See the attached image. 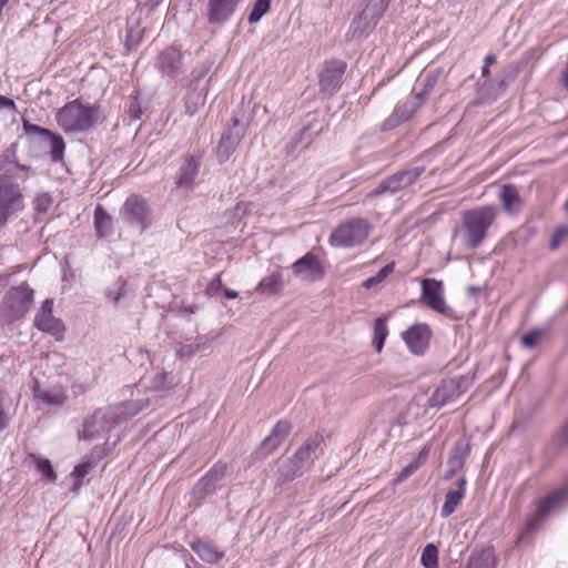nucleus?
<instances>
[{"label": "nucleus", "mask_w": 568, "mask_h": 568, "mask_svg": "<svg viewBox=\"0 0 568 568\" xmlns=\"http://www.w3.org/2000/svg\"><path fill=\"white\" fill-rule=\"evenodd\" d=\"M497 215L498 207L495 205H481L465 211L459 230L464 245L469 250L477 248L487 237ZM457 233L458 230H456Z\"/></svg>", "instance_id": "f257e3e1"}, {"label": "nucleus", "mask_w": 568, "mask_h": 568, "mask_svg": "<svg viewBox=\"0 0 568 568\" xmlns=\"http://www.w3.org/2000/svg\"><path fill=\"white\" fill-rule=\"evenodd\" d=\"M323 442L324 438L321 434H314L298 447L291 458L282 460L278 471L283 480H292L308 469L317 458Z\"/></svg>", "instance_id": "f03ea898"}, {"label": "nucleus", "mask_w": 568, "mask_h": 568, "mask_svg": "<svg viewBox=\"0 0 568 568\" xmlns=\"http://www.w3.org/2000/svg\"><path fill=\"white\" fill-rule=\"evenodd\" d=\"M373 230L368 220L363 217L349 219L341 223L331 234L328 242L336 247H354L363 244Z\"/></svg>", "instance_id": "7ed1b4c3"}, {"label": "nucleus", "mask_w": 568, "mask_h": 568, "mask_svg": "<svg viewBox=\"0 0 568 568\" xmlns=\"http://www.w3.org/2000/svg\"><path fill=\"white\" fill-rule=\"evenodd\" d=\"M95 110L74 100L65 104L57 113V122L65 132L88 130L94 121Z\"/></svg>", "instance_id": "20e7f679"}, {"label": "nucleus", "mask_w": 568, "mask_h": 568, "mask_svg": "<svg viewBox=\"0 0 568 568\" xmlns=\"http://www.w3.org/2000/svg\"><path fill=\"white\" fill-rule=\"evenodd\" d=\"M32 301L33 291L28 284L11 287L1 304V315L9 322L19 320L30 310Z\"/></svg>", "instance_id": "39448f33"}, {"label": "nucleus", "mask_w": 568, "mask_h": 568, "mask_svg": "<svg viewBox=\"0 0 568 568\" xmlns=\"http://www.w3.org/2000/svg\"><path fill=\"white\" fill-rule=\"evenodd\" d=\"M566 501H568V484L548 497L536 500L534 511L527 517L524 534L537 530L545 519Z\"/></svg>", "instance_id": "423d86ee"}, {"label": "nucleus", "mask_w": 568, "mask_h": 568, "mask_svg": "<svg viewBox=\"0 0 568 568\" xmlns=\"http://www.w3.org/2000/svg\"><path fill=\"white\" fill-rule=\"evenodd\" d=\"M120 216L126 225L136 229L139 232H143L152 223L146 201L136 194L126 197L120 209Z\"/></svg>", "instance_id": "0eeeda50"}, {"label": "nucleus", "mask_w": 568, "mask_h": 568, "mask_svg": "<svg viewBox=\"0 0 568 568\" xmlns=\"http://www.w3.org/2000/svg\"><path fill=\"white\" fill-rule=\"evenodd\" d=\"M392 0H365L364 9L354 18L349 30L354 37L371 32L378 23Z\"/></svg>", "instance_id": "6e6552de"}, {"label": "nucleus", "mask_w": 568, "mask_h": 568, "mask_svg": "<svg viewBox=\"0 0 568 568\" xmlns=\"http://www.w3.org/2000/svg\"><path fill=\"white\" fill-rule=\"evenodd\" d=\"M119 423V413L114 407H104L84 420L83 430L80 433L82 439H95L108 434Z\"/></svg>", "instance_id": "1a4fd4ad"}, {"label": "nucleus", "mask_w": 568, "mask_h": 568, "mask_svg": "<svg viewBox=\"0 0 568 568\" xmlns=\"http://www.w3.org/2000/svg\"><path fill=\"white\" fill-rule=\"evenodd\" d=\"M425 169L422 166L409 168L384 179L367 196H378L382 194H394L409 185H412L423 173Z\"/></svg>", "instance_id": "9d476101"}, {"label": "nucleus", "mask_w": 568, "mask_h": 568, "mask_svg": "<svg viewBox=\"0 0 568 568\" xmlns=\"http://www.w3.org/2000/svg\"><path fill=\"white\" fill-rule=\"evenodd\" d=\"M422 301L430 310L449 318H456L454 310L445 301L442 281L424 278L422 281Z\"/></svg>", "instance_id": "9b49d317"}, {"label": "nucleus", "mask_w": 568, "mask_h": 568, "mask_svg": "<svg viewBox=\"0 0 568 568\" xmlns=\"http://www.w3.org/2000/svg\"><path fill=\"white\" fill-rule=\"evenodd\" d=\"M23 209V197L19 185L0 179V226Z\"/></svg>", "instance_id": "f8f14e48"}, {"label": "nucleus", "mask_w": 568, "mask_h": 568, "mask_svg": "<svg viewBox=\"0 0 568 568\" xmlns=\"http://www.w3.org/2000/svg\"><path fill=\"white\" fill-rule=\"evenodd\" d=\"M203 162V152L185 154L175 174V185L184 191H193L197 185L200 170Z\"/></svg>", "instance_id": "ddd939ff"}, {"label": "nucleus", "mask_w": 568, "mask_h": 568, "mask_svg": "<svg viewBox=\"0 0 568 568\" xmlns=\"http://www.w3.org/2000/svg\"><path fill=\"white\" fill-rule=\"evenodd\" d=\"M243 0H207L205 17L211 26L222 27L234 16Z\"/></svg>", "instance_id": "4468645a"}, {"label": "nucleus", "mask_w": 568, "mask_h": 568, "mask_svg": "<svg viewBox=\"0 0 568 568\" xmlns=\"http://www.w3.org/2000/svg\"><path fill=\"white\" fill-rule=\"evenodd\" d=\"M346 70V63L342 60H331L325 63L320 73V84L322 91L332 95L342 84V79Z\"/></svg>", "instance_id": "2eb2a0df"}, {"label": "nucleus", "mask_w": 568, "mask_h": 568, "mask_svg": "<svg viewBox=\"0 0 568 568\" xmlns=\"http://www.w3.org/2000/svg\"><path fill=\"white\" fill-rule=\"evenodd\" d=\"M292 272L303 281L314 282L324 275L320 258L313 253H306L292 264Z\"/></svg>", "instance_id": "dca6fc26"}, {"label": "nucleus", "mask_w": 568, "mask_h": 568, "mask_svg": "<svg viewBox=\"0 0 568 568\" xmlns=\"http://www.w3.org/2000/svg\"><path fill=\"white\" fill-rule=\"evenodd\" d=\"M53 311V301L45 300L42 303L40 311L37 313L34 317V326L42 331L47 332L55 337H62L64 332L63 323L55 318L52 314Z\"/></svg>", "instance_id": "f3484780"}, {"label": "nucleus", "mask_w": 568, "mask_h": 568, "mask_svg": "<svg viewBox=\"0 0 568 568\" xmlns=\"http://www.w3.org/2000/svg\"><path fill=\"white\" fill-rule=\"evenodd\" d=\"M432 331L427 324H415L403 333V339L415 355L425 353L429 345Z\"/></svg>", "instance_id": "a211bd4d"}, {"label": "nucleus", "mask_w": 568, "mask_h": 568, "mask_svg": "<svg viewBox=\"0 0 568 568\" xmlns=\"http://www.w3.org/2000/svg\"><path fill=\"white\" fill-rule=\"evenodd\" d=\"M158 68L162 75L176 78L182 70V53L174 47L164 49L158 57Z\"/></svg>", "instance_id": "6ab92c4d"}, {"label": "nucleus", "mask_w": 568, "mask_h": 568, "mask_svg": "<svg viewBox=\"0 0 568 568\" xmlns=\"http://www.w3.org/2000/svg\"><path fill=\"white\" fill-rule=\"evenodd\" d=\"M290 432L291 424L288 422H277L271 434L262 442L260 446V454L263 457L271 455L284 442Z\"/></svg>", "instance_id": "aec40b11"}, {"label": "nucleus", "mask_w": 568, "mask_h": 568, "mask_svg": "<svg viewBox=\"0 0 568 568\" xmlns=\"http://www.w3.org/2000/svg\"><path fill=\"white\" fill-rule=\"evenodd\" d=\"M460 385L455 379L444 381L429 398L432 407H443L460 395Z\"/></svg>", "instance_id": "412c9836"}, {"label": "nucleus", "mask_w": 568, "mask_h": 568, "mask_svg": "<svg viewBox=\"0 0 568 568\" xmlns=\"http://www.w3.org/2000/svg\"><path fill=\"white\" fill-rule=\"evenodd\" d=\"M466 479L459 478L456 483V488L447 491L445 503L442 507L440 515L443 518L449 517L454 514L466 496Z\"/></svg>", "instance_id": "4be33fe9"}, {"label": "nucleus", "mask_w": 568, "mask_h": 568, "mask_svg": "<svg viewBox=\"0 0 568 568\" xmlns=\"http://www.w3.org/2000/svg\"><path fill=\"white\" fill-rule=\"evenodd\" d=\"M498 197L505 212L510 215L517 214L523 207V200L519 192L517 187L511 184L503 185Z\"/></svg>", "instance_id": "5701e85b"}, {"label": "nucleus", "mask_w": 568, "mask_h": 568, "mask_svg": "<svg viewBox=\"0 0 568 568\" xmlns=\"http://www.w3.org/2000/svg\"><path fill=\"white\" fill-rule=\"evenodd\" d=\"M469 444L464 442H457L453 447L447 464L449 467L448 473L446 474V478H452L455 474H457L465 465V460L469 455Z\"/></svg>", "instance_id": "b1692460"}, {"label": "nucleus", "mask_w": 568, "mask_h": 568, "mask_svg": "<svg viewBox=\"0 0 568 568\" xmlns=\"http://www.w3.org/2000/svg\"><path fill=\"white\" fill-rule=\"evenodd\" d=\"M285 287L283 276L280 272L271 273L263 277L255 287V293L262 296H273L281 293Z\"/></svg>", "instance_id": "393cba45"}, {"label": "nucleus", "mask_w": 568, "mask_h": 568, "mask_svg": "<svg viewBox=\"0 0 568 568\" xmlns=\"http://www.w3.org/2000/svg\"><path fill=\"white\" fill-rule=\"evenodd\" d=\"M242 138L243 133L236 130H229L222 135L217 146V159L220 162H224L230 158L239 146Z\"/></svg>", "instance_id": "a878e982"}, {"label": "nucleus", "mask_w": 568, "mask_h": 568, "mask_svg": "<svg viewBox=\"0 0 568 568\" xmlns=\"http://www.w3.org/2000/svg\"><path fill=\"white\" fill-rule=\"evenodd\" d=\"M192 550L209 564L217 562L224 557L223 551H219L214 545L204 540H196L191 544Z\"/></svg>", "instance_id": "bb28decb"}, {"label": "nucleus", "mask_w": 568, "mask_h": 568, "mask_svg": "<svg viewBox=\"0 0 568 568\" xmlns=\"http://www.w3.org/2000/svg\"><path fill=\"white\" fill-rule=\"evenodd\" d=\"M429 454L430 445H424L419 450L418 455L400 470L397 478L395 479V484L403 483L404 480L409 478L415 471H417V469L426 463Z\"/></svg>", "instance_id": "cd10ccee"}, {"label": "nucleus", "mask_w": 568, "mask_h": 568, "mask_svg": "<svg viewBox=\"0 0 568 568\" xmlns=\"http://www.w3.org/2000/svg\"><path fill=\"white\" fill-rule=\"evenodd\" d=\"M226 465L222 463L215 464L209 473L199 481L197 487L206 494L215 490L216 484L224 477Z\"/></svg>", "instance_id": "c85d7f7f"}, {"label": "nucleus", "mask_w": 568, "mask_h": 568, "mask_svg": "<svg viewBox=\"0 0 568 568\" xmlns=\"http://www.w3.org/2000/svg\"><path fill=\"white\" fill-rule=\"evenodd\" d=\"M94 229L99 237L109 236L113 232L112 217L101 205L94 210Z\"/></svg>", "instance_id": "c756f323"}, {"label": "nucleus", "mask_w": 568, "mask_h": 568, "mask_svg": "<svg viewBox=\"0 0 568 568\" xmlns=\"http://www.w3.org/2000/svg\"><path fill=\"white\" fill-rule=\"evenodd\" d=\"M34 396L51 406H61L67 400V395L63 390L53 388V389H41L37 387L34 389Z\"/></svg>", "instance_id": "7c9ffc66"}, {"label": "nucleus", "mask_w": 568, "mask_h": 568, "mask_svg": "<svg viewBox=\"0 0 568 568\" xmlns=\"http://www.w3.org/2000/svg\"><path fill=\"white\" fill-rule=\"evenodd\" d=\"M28 458L32 462L36 469L42 475V477L50 483L57 480V474L52 468L51 462L37 454H29Z\"/></svg>", "instance_id": "2f4dec72"}, {"label": "nucleus", "mask_w": 568, "mask_h": 568, "mask_svg": "<svg viewBox=\"0 0 568 568\" xmlns=\"http://www.w3.org/2000/svg\"><path fill=\"white\" fill-rule=\"evenodd\" d=\"M168 374L165 372L154 371L146 373L140 379V386L159 390L165 387L168 383Z\"/></svg>", "instance_id": "473e14b6"}, {"label": "nucleus", "mask_w": 568, "mask_h": 568, "mask_svg": "<svg viewBox=\"0 0 568 568\" xmlns=\"http://www.w3.org/2000/svg\"><path fill=\"white\" fill-rule=\"evenodd\" d=\"M44 141L49 145V153L51 156V160L54 162H59L63 159L64 150H65V143L62 139V136L54 134L50 132V135H48Z\"/></svg>", "instance_id": "72a5a7b5"}, {"label": "nucleus", "mask_w": 568, "mask_h": 568, "mask_svg": "<svg viewBox=\"0 0 568 568\" xmlns=\"http://www.w3.org/2000/svg\"><path fill=\"white\" fill-rule=\"evenodd\" d=\"M413 113V105L409 103H403L396 106L392 116L384 123L385 128H392L400 121L408 120Z\"/></svg>", "instance_id": "f704fd0d"}, {"label": "nucleus", "mask_w": 568, "mask_h": 568, "mask_svg": "<svg viewBox=\"0 0 568 568\" xmlns=\"http://www.w3.org/2000/svg\"><path fill=\"white\" fill-rule=\"evenodd\" d=\"M387 335H388V329H387V325H386V318L378 317L375 321L374 338H373V344L377 352H381L383 349V346H384Z\"/></svg>", "instance_id": "c9c22d12"}, {"label": "nucleus", "mask_w": 568, "mask_h": 568, "mask_svg": "<svg viewBox=\"0 0 568 568\" xmlns=\"http://www.w3.org/2000/svg\"><path fill=\"white\" fill-rule=\"evenodd\" d=\"M420 561L425 568H438L437 547L433 544H428L422 552Z\"/></svg>", "instance_id": "e433bc0d"}, {"label": "nucleus", "mask_w": 568, "mask_h": 568, "mask_svg": "<svg viewBox=\"0 0 568 568\" xmlns=\"http://www.w3.org/2000/svg\"><path fill=\"white\" fill-rule=\"evenodd\" d=\"M271 0H256L250 14L248 22L256 23L261 20V18L270 10Z\"/></svg>", "instance_id": "4c0bfd02"}, {"label": "nucleus", "mask_w": 568, "mask_h": 568, "mask_svg": "<svg viewBox=\"0 0 568 568\" xmlns=\"http://www.w3.org/2000/svg\"><path fill=\"white\" fill-rule=\"evenodd\" d=\"M95 463L90 459H84L77 465L72 471V476L75 478V486L82 485L83 478L94 468Z\"/></svg>", "instance_id": "58836bf2"}, {"label": "nucleus", "mask_w": 568, "mask_h": 568, "mask_svg": "<svg viewBox=\"0 0 568 568\" xmlns=\"http://www.w3.org/2000/svg\"><path fill=\"white\" fill-rule=\"evenodd\" d=\"M394 271V264H387L382 270L378 271V273L375 276H372L364 281L363 287L366 290H369L374 287L375 285L382 283L386 277H388Z\"/></svg>", "instance_id": "ea45409f"}, {"label": "nucleus", "mask_w": 568, "mask_h": 568, "mask_svg": "<svg viewBox=\"0 0 568 568\" xmlns=\"http://www.w3.org/2000/svg\"><path fill=\"white\" fill-rule=\"evenodd\" d=\"M473 568H495V558L491 551H483L471 560Z\"/></svg>", "instance_id": "a19ab883"}, {"label": "nucleus", "mask_w": 568, "mask_h": 568, "mask_svg": "<svg viewBox=\"0 0 568 568\" xmlns=\"http://www.w3.org/2000/svg\"><path fill=\"white\" fill-rule=\"evenodd\" d=\"M22 126L26 135L28 136H39L42 140H44L48 135H50V132L48 129L41 128L36 124H31L28 120H22Z\"/></svg>", "instance_id": "79ce46f5"}, {"label": "nucleus", "mask_w": 568, "mask_h": 568, "mask_svg": "<svg viewBox=\"0 0 568 568\" xmlns=\"http://www.w3.org/2000/svg\"><path fill=\"white\" fill-rule=\"evenodd\" d=\"M126 283L122 278H118L112 287L106 291V296L113 303H118L120 298L125 294Z\"/></svg>", "instance_id": "37998d69"}, {"label": "nucleus", "mask_w": 568, "mask_h": 568, "mask_svg": "<svg viewBox=\"0 0 568 568\" xmlns=\"http://www.w3.org/2000/svg\"><path fill=\"white\" fill-rule=\"evenodd\" d=\"M567 236H568V226H566V225L559 226L550 240L551 250L558 248L559 245L561 244V242L564 241V239Z\"/></svg>", "instance_id": "c03bdc74"}, {"label": "nucleus", "mask_w": 568, "mask_h": 568, "mask_svg": "<svg viewBox=\"0 0 568 568\" xmlns=\"http://www.w3.org/2000/svg\"><path fill=\"white\" fill-rule=\"evenodd\" d=\"M541 334V331L529 332L521 337V344L527 348H532L537 345Z\"/></svg>", "instance_id": "a18cd8bd"}, {"label": "nucleus", "mask_w": 568, "mask_h": 568, "mask_svg": "<svg viewBox=\"0 0 568 568\" xmlns=\"http://www.w3.org/2000/svg\"><path fill=\"white\" fill-rule=\"evenodd\" d=\"M223 288H225L222 284L221 274L216 275L207 285V294L210 295H217L219 293L223 292Z\"/></svg>", "instance_id": "49530a36"}, {"label": "nucleus", "mask_w": 568, "mask_h": 568, "mask_svg": "<svg viewBox=\"0 0 568 568\" xmlns=\"http://www.w3.org/2000/svg\"><path fill=\"white\" fill-rule=\"evenodd\" d=\"M128 113H129L130 118L133 119V120H136V119L141 118V115H142V108H141L140 102L138 101V99L134 98V99L131 100Z\"/></svg>", "instance_id": "de8ad7c7"}, {"label": "nucleus", "mask_w": 568, "mask_h": 568, "mask_svg": "<svg viewBox=\"0 0 568 568\" xmlns=\"http://www.w3.org/2000/svg\"><path fill=\"white\" fill-rule=\"evenodd\" d=\"M4 398V393L0 390V432L3 430L8 425V418L3 412Z\"/></svg>", "instance_id": "09e8293b"}, {"label": "nucleus", "mask_w": 568, "mask_h": 568, "mask_svg": "<svg viewBox=\"0 0 568 568\" xmlns=\"http://www.w3.org/2000/svg\"><path fill=\"white\" fill-rule=\"evenodd\" d=\"M558 436L562 445H568V420L562 425Z\"/></svg>", "instance_id": "8fccbe9b"}, {"label": "nucleus", "mask_w": 568, "mask_h": 568, "mask_svg": "<svg viewBox=\"0 0 568 568\" xmlns=\"http://www.w3.org/2000/svg\"><path fill=\"white\" fill-rule=\"evenodd\" d=\"M0 106L16 110L14 101L3 95H0Z\"/></svg>", "instance_id": "3c124183"}, {"label": "nucleus", "mask_w": 568, "mask_h": 568, "mask_svg": "<svg viewBox=\"0 0 568 568\" xmlns=\"http://www.w3.org/2000/svg\"><path fill=\"white\" fill-rule=\"evenodd\" d=\"M223 295L229 298V300H233V298H236L239 296V293L235 292V291H232V290H229V288H223Z\"/></svg>", "instance_id": "603ef678"}, {"label": "nucleus", "mask_w": 568, "mask_h": 568, "mask_svg": "<svg viewBox=\"0 0 568 568\" xmlns=\"http://www.w3.org/2000/svg\"><path fill=\"white\" fill-rule=\"evenodd\" d=\"M561 83L568 90V63L561 73Z\"/></svg>", "instance_id": "864d4df0"}, {"label": "nucleus", "mask_w": 568, "mask_h": 568, "mask_svg": "<svg viewBox=\"0 0 568 568\" xmlns=\"http://www.w3.org/2000/svg\"><path fill=\"white\" fill-rule=\"evenodd\" d=\"M496 60H497V58L495 54H488V55H486V58L484 60V64L487 67H490L496 62Z\"/></svg>", "instance_id": "5fc2aeb1"}, {"label": "nucleus", "mask_w": 568, "mask_h": 568, "mask_svg": "<svg viewBox=\"0 0 568 568\" xmlns=\"http://www.w3.org/2000/svg\"><path fill=\"white\" fill-rule=\"evenodd\" d=\"M481 75L488 77L489 75V67L485 65L481 68Z\"/></svg>", "instance_id": "6e6d98bb"}, {"label": "nucleus", "mask_w": 568, "mask_h": 568, "mask_svg": "<svg viewBox=\"0 0 568 568\" xmlns=\"http://www.w3.org/2000/svg\"><path fill=\"white\" fill-rule=\"evenodd\" d=\"M434 79L432 81H427L426 83V87H427V90H429L433 85H434Z\"/></svg>", "instance_id": "4d7b16f0"}, {"label": "nucleus", "mask_w": 568, "mask_h": 568, "mask_svg": "<svg viewBox=\"0 0 568 568\" xmlns=\"http://www.w3.org/2000/svg\"><path fill=\"white\" fill-rule=\"evenodd\" d=\"M186 112L192 115L194 114L195 110H191L190 105L186 103Z\"/></svg>", "instance_id": "13d9d810"}, {"label": "nucleus", "mask_w": 568, "mask_h": 568, "mask_svg": "<svg viewBox=\"0 0 568 568\" xmlns=\"http://www.w3.org/2000/svg\"><path fill=\"white\" fill-rule=\"evenodd\" d=\"M43 200L48 201V196L45 194L38 197V202Z\"/></svg>", "instance_id": "bf43d9fd"}, {"label": "nucleus", "mask_w": 568, "mask_h": 568, "mask_svg": "<svg viewBox=\"0 0 568 568\" xmlns=\"http://www.w3.org/2000/svg\"><path fill=\"white\" fill-rule=\"evenodd\" d=\"M145 406H149V402H146L144 405H142V406L140 407V409H142V408H143V407H145Z\"/></svg>", "instance_id": "052dcab7"}, {"label": "nucleus", "mask_w": 568, "mask_h": 568, "mask_svg": "<svg viewBox=\"0 0 568 568\" xmlns=\"http://www.w3.org/2000/svg\"><path fill=\"white\" fill-rule=\"evenodd\" d=\"M19 168H20L21 170H26V166H24V165H19Z\"/></svg>", "instance_id": "680f3d73"}]
</instances>
